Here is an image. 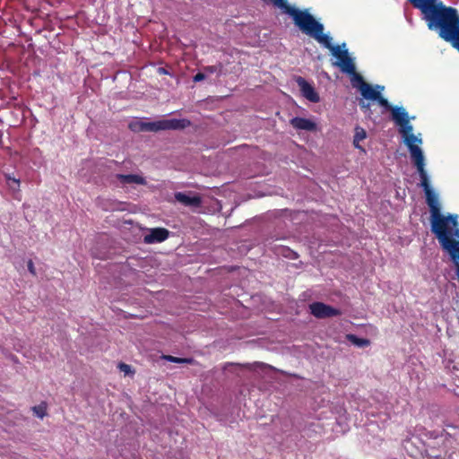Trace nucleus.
Returning <instances> with one entry per match:
<instances>
[{
	"label": "nucleus",
	"mask_w": 459,
	"mask_h": 459,
	"mask_svg": "<svg viewBox=\"0 0 459 459\" xmlns=\"http://www.w3.org/2000/svg\"><path fill=\"white\" fill-rule=\"evenodd\" d=\"M420 10L429 30H437L444 40L459 51V15L457 10L438 0H408Z\"/></svg>",
	"instance_id": "f03ea898"
},
{
	"label": "nucleus",
	"mask_w": 459,
	"mask_h": 459,
	"mask_svg": "<svg viewBox=\"0 0 459 459\" xmlns=\"http://www.w3.org/2000/svg\"><path fill=\"white\" fill-rule=\"evenodd\" d=\"M310 313L316 318L324 319L342 315L340 309L323 302H313L309 305Z\"/></svg>",
	"instance_id": "39448f33"
},
{
	"label": "nucleus",
	"mask_w": 459,
	"mask_h": 459,
	"mask_svg": "<svg viewBox=\"0 0 459 459\" xmlns=\"http://www.w3.org/2000/svg\"><path fill=\"white\" fill-rule=\"evenodd\" d=\"M222 65L220 64L219 65H208L204 67V71L207 74H214L217 72H221Z\"/></svg>",
	"instance_id": "412c9836"
},
{
	"label": "nucleus",
	"mask_w": 459,
	"mask_h": 459,
	"mask_svg": "<svg viewBox=\"0 0 459 459\" xmlns=\"http://www.w3.org/2000/svg\"><path fill=\"white\" fill-rule=\"evenodd\" d=\"M349 340H351L353 343L359 346H365L369 344V341L368 339L358 338L357 336L351 334L348 336Z\"/></svg>",
	"instance_id": "6ab92c4d"
},
{
	"label": "nucleus",
	"mask_w": 459,
	"mask_h": 459,
	"mask_svg": "<svg viewBox=\"0 0 459 459\" xmlns=\"http://www.w3.org/2000/svg\"><path fill=\"white\" fill-rule=\"evenodd\" d=\"M384 90L383 86L376 85L373 87L368 82L363 83L360 87L359 92L363 99L367 100L375 101L378 95L381 93V91Z\"/></svg>",
	"instance_id": "1a4fd4ad"
},
{
	"label": "nucleus",
	"mask_w": 459,
	"mask_h": 459,
	"mask_svg": "<svg viewBox=\"0 0 459 459\" xmlns=\"http://www.w3.org/2000/svg\"><path fill=\"white\" fill-rule=\"evenodd\" d=\"M367 136V133L364 128L360 126H356L355 134H354V142H360L364 140Z\"/></svg>",
	"instance_id": "a211bd4d"
},
{
	"label": "nucleus",
	"mask_w": 459,
	"mask_h": 459,
	"mask_svg": "<svg viewBox=\"0 0 459 459\" xmlns=\"http://www.w3.org/2000/svg\"><path fill=\"white\" fill-rule=\"evenodd\" d=\"M28 270L32 275H36V269L34 267V264L32 260H29L27 263Z\"/></svg>",
	"instance_id": "393cba45"
},
{
	"label": "nucleus",
	"mask_w": 459,
	"mask_h": 459,
	"mask_svg": "<svg viewBox=\"0 0 459 459\" xmlns=\"http://www.w3.org/2000/svg\"><path fill=\"white\" fill-rule=\"evenodd\" d=\"M117 368H119V370L121 372L125 373V375H134V371L132 369V367L124 362H120L118 364Z\"/></svg>",
	"instance_id": "aec40b11"
},
{
	"label": "nucleus",
	"mask_w": 459,
	"mask_h": 459,
	"mask_svg": "<svg viewBox=\"0 0 459 459\" xmlns=\"http://www.w3.org/2000/svg\"><path fill=\"white\" fill-rule=\"evenodd\" d=\"M5 178L8 182L12 181L15 185L14 186H10L12 188L19 190V188H20V180L19 179L12 178L10 175H6Z\"/></svg>",
	"instance_id": "5701e85b"
},
{
	"label": "nucleus",
	"mask_w": 459,
	"mask_h": 459,
	"mask_svg": "<svg viewBox=\"0 0 459 459\" xmlns=\"http://www.w3.org/2000/svg\"><path fill=\"white\" fill-rule=\"evenodd\" d=\"M169 231L165 228L152 229L150 233L144 236V242L147 244L160 243L169 238Z\"/></svg>",
	"instance_id": "0eeeda50"
},
{
	"label": "nucleus",
	"mask_w": 459,
	"mask_h": 459,
	"mask_svg": "<svg viewBox=\"0 0 459 459\" xmlns=\"http://www.w3.org/2000/svg\"><path fill=\"white\" fill-rule=\"evenodd\" d=\"M350 75H351V82L352 85L357 88L359 91L360 90V87L363 83H367L363 77L356 72V69L354 70V73H351Z\"/></svg>",
	"instance_id": "f8f14e48"
},
{
	"label": "nucleus",
	"mask_w": 459,
	"mask_h": 459,
	"mask_svg": "<svg viewBox=\"0 0 459 459\" xmlns=\"http://www.w3.org/2000/svg\"><path fill=\"white\" fill-rule=\"evenodd\" d=\"M298 85L300 88L302 95L311 102L316 103L320 100L318 93L315 88L307 82L304 78L299 77L297 79Z\"/></svg>",
	"instance_id": "423d86ee"
},
{
	"label": "nucleus",
	"mask_w": 459,
	"mask_h": 459,
	"mask_svg": "<svg viewBox=\"0 0 459 459\" xmlns=\"http://www.w3.org/2000/svg\"><path fill=\"white\" fill-rule=\"evenodd\" d=\"M116 178L123 185H132V184L145 185L146 184L145 178H143L142 176H139V175H134V174H128V175L117 174Z\"/></svg>",
	"instance_id": "9b49d317"
},
{
	"label": "nucleus",
	"mask_w": 459,
	"mask_h": 459,
	"mask_svg": "<svg viewBox=\"0 0 459 459\" xmlns=\"http://www.w3.org/2000/svg\"><path fill=\"white\" fill-rule=\"evenodd\" d=\"M206 77L205 74L204 73H197L194 77H193V81L195 82H201L203 80H204Z\"/></svg>",
	"instance_id": "b1692460"
},
{
	"label": "nucleus",
	"mask_w": 459,
	"mask_h": 459,
	"mask_svg": "<svg viewBox=\"0 0 459 459\" xmlns=\"http://www.w3.org/2000/svg\"><path fill=\"white\" fill-rule=\"evenodd\" d=\"M190 125L187 119H165L153 122H145V132H158L163 130L184 129Z\"/></svg>",
	"instance_id": "20e7f679"
},
{
	"label": "nucleus",
	"mask_w": 459,
	"mask_h": 459,
	"mask_svg": "<svg viewBox=\"0 0 459 459\" xmlns=\"http://www.w3.org/2000/svg\"><path fill=\"white\" fill-rule=\"evenodd\" d=\"M280 254L290 259H297L299 257V255L295 251L286 247L281 248Z\"/></svg>",
	"instance_id": "2eb2a0df"
},
{
	"label": "nucleus",
	"mask_w": 459,
	"mask_h": 459,
	"mask_svg": "<svg viewBox=\"0 0 459 459\" xmlns=\"http://www.w3.org/2000/svg\"><path fill=\"white\" fill-rule=\"evenodd\" d=\"M47 403L42 402L40 404L33 406L32 411L37 417L43 419L47 415Z\"/></svg>",
	"instance_id": "4468645a"
},
{
	"label": "nucleus",
	"mask_w": 459,
	"mask_h": 459,
	"mask_svg": "<svg viewBox=\"0 0 459 459\" xmlns=\"http://www.w3.org/2000/svg\"><path fill=\"white\" fill-rule=\"evenodd\" d=\"M164 359L169 362H174V363H186V364L195 363V359L192 358H178V357H174L171 355H166V356H164Z\"/></svg>",
	"instance_id": "ddd939ff"
},
{
	"label": "nucleus",
	"mask_w": 459,
	"mask_h": 459,
	"mask_svg": "<svg viewBox=\"0 0 459 459\" xmlns=\"http://www.w3.org/2000/svg\"><path fill=\"white\" fill-rule=\"evenodd\" d=\"M359 106L362 111L370 113V103L367 102L365 99L359 101Z\"/></svg>",
	"instance_id": "4be33fe9"
},
{
	"label": "nucleus",
	"mask_w": 459,
	"mask_h": 459,
	"mask_svg": "<svg viewBox=\"0 0 459 459\" xmlns=\"http://www.w3.org/2000/svg\"><path fill=\"white\" fill-rule=\"evenodd\" d=\"M145 122L143 121H135V122H131L129 124V128L133 131V132H145Z\"/></svg>",
	"instance_id": "dca6fc26"
},
{
	"label": "nucleus",
	"mask_w": 459,
	"mask_h": 459,
	"mask_svg": "<svg viewBox=\"0 0 459 459\" xmlns=\"http://www.w3.org/2000/svg\"><path fill=\"white\" fill-rule=\"evenodd\" d=\"M290 125L299 130H306L309 132H314L316 130V124L310 119L304 118V117H293L290 120Z\"/></svg>",
	"instance_id": "9d476101"
},
{
	"label": "nucleus",
	"mask_w": 459,
	"mask_h": 459,
	"mask_svg": "<svg viewBox=\"0 0 459 459\" xmlns=\"http://www.w3.org/2000/svg\"><path fill=\"white\" fill-rule=\"evenodd\" d=\"M175 199L187 207H200L202 204V198L199 195H190L186 193L178 192L175 194Z\"/></svg>",
	"instance_id": "6e6552de"
},
{
	"label": "nucleus",
	"mask_w": 459,
	"mask_h": 459,
	"mask_svg": "<svg viewBox=\"0 0 459 459\" xmlns=\"http://www.w3.org/2000/svg\"><path fill=\"white\" fill-rule=\"evenodd\" d=\"M392 119L399 126V133L403 136L404 144L408 147L411 160L418 173L426 171L425 159L422 150L418 144L422 143V139L416 136L413 126L410 122L408 112L403 107H394L391 111Z\"/></svg>",
	"instance_id": "7ed1b4c3"
},
{
	"label": "nucleus",
	"mask_w": 459,
	"mask_h": 459,
	"mask_svg": "<svg viewBox=\"0 0 459 459\" xmlns=\"http://www.w3.org/2000/svg\"><path fill=\"white\" fill-rule=\"evenodd\" d=\"M353 145H354L355 148L359 149V150L365 152V150L360 146L359 142H354L353 141Z\"/></svg>",
	"instance_id": "a878e982"
},
{
	"label": "nucleus",
	"mask_w": 459,
	"mask_h": 459,
	"mask_svg": "<svg viewBox=\"0 0 459 459\" xmlns=\"http://www.w3.org/2000/svg\"><path fill=\"white\" fill-rule=\"evenodd\" d=\"M264 3L271 2L275 7L280 8L284 13L289 14L294 24L306 35L315 39L325 48L330 49L333 55L338 59L336 65L348 74L354 73L356 69L352 58L349 56L348 50H341L340 47L332 45V38L324 33V25L307 10H299L289 4L288 0H262Z\"/></svg>",
	"instance_id": "f257e3e1"
},
{
	"label": "nucleus",
	"mask_w": 459,
	"mask_h": 459,
	"mask_svg": "<svg viewBox=\"0 0 459 459\" xmlns=\"http://www.w3.org/2000/svg\"><path fill=\"white\" fill-rule=\"evenodd\" d=\"M375 101L377 102L379 106L390 111H392V108H394L389 103V101L385 98L382 96L381 93L378 95V98H377Z\"/></svg>",
	"instance_id": "f3484780"
}]
</instances>
